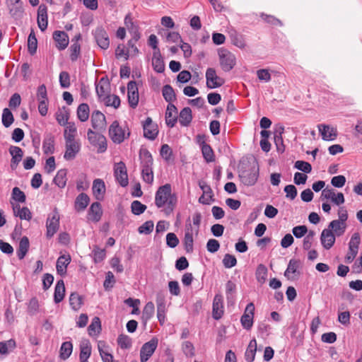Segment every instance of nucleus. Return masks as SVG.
Here are the masks:
<instances>
[{"instance_id": "1", "label": "nucleus", "mask_w": 362, "mask_h": 362, "mask_svg": "<svg viewBox=\"0 0 362 362\" xmlns=\"http://www.w3.org/2000/svg\"><path fill=\"white\" fill-rule=\"evenodd\" d=\"M155 204L158 208L165 206L163 211L166 215L173 211L177 204V197L172 193L170 184H165L158 189L155 196Z\"/></svg>"}, {"instance_id": "2", "label": "nucleus", "mask_w": 362, "mask_h": 362, "mask_svg": "<svg viewBox=\"0 0 362 362\" xmlns=\"http://www.w3.org/2000/svg\"><path fill=\"white\" fill-rule=\"evenodd\" d=\"M109 136L114 143L121 144L129 136V132L127 133L125 128L122 127L117 121H114L110 126Z\"/></svg>"}, {"instance_id": "3", "label": "nucleus", "mask_w": 362, "mask_h": 362, "mask_svg": "<svg viewBox=\"0 0 362 362\" xmlns=\"http://www.w3.org/2000/svg\"><path fill=\"white\" fill-rule=\"evenodd\" d=\"M259 176V168L253 165L249 168L241 170L239 173L240 181L247 186L254 185Z\"/></svg>"}, {"instance_id": "4", "label": "nucleus", "mask_w": 362, "mask_h": 362, "mask_svg": "<svg viewBox=\"0 0 362 362\" xmlns=\"http://www.w3.org/2000/svg\"><path fill=\"white\" fill-rule=\"evenodd\" d=\"M88 140L90 144L98 148V153H103L107 149V141L105 137L89 129L87 132Z\"/></svg>"}, {"instance_id": "5", "label": "nucleus", "mask_w": 362, "mask_h": 362, "mask_svg": "<svg viewBox=\"0 0 362 362\" xmlns=\"http://www.w3.org/2000/svg\"><path fill=\"white\" fill-rule=\"evenodd\" d=\"M60 216L57 209L55 208L53 212L49 214L47 218L46 235L48 238H52L59 230Z\"/></svg>"}, {"instance_id": "6", "label": "nucleus", "mask_w": 362, "mask_h": 362, "mask_svg": "<svg viewBox=\"0 0 362 362\" xmlns=\"http://www.w3.org/2000/svg\"><path fill=\"white\" fill-rule=\"evenodd\" d=\"M220 65L224 71H230L235 65V57L233 54L225 49L218 51Z\"/></svg>"}, {"instance_id": "7", "label": "nucleus", "mask_w": 362, "mask_h": 362, "mask_svg": "<svg viewBox=\"0 0 362 362\" xmlns=\"http://www.w3.org/2000/svg\"><path fill=\"white\" fill-rule=\"evenodd\" d=\"M158 344L156 338H152L148 342L143 344L140 350L141 362H146L155 352Z\"/></svg>"}, {"instance_id": "8", "label": "nucleus", "mask_w": 362, "mask_h": 362, "mask_svg": "<svg viewBox=\"0 0 362 362\" xmlns=\"http://www.w3.org/2000/svg\"><path fill=\"white\" fill-rule=\"evenodd\" d=\"M206 86L210 89L221 87L225 83V80L217 76L214 68H208L206 71Z\"/></svg>"}, {"instance_id": "9", "label": "nucleus", "mask_w": 362, "mask_h": 362, "mask_svg": "<svg viewBox=\"0 0 362 362\" xmlns=\"http://www.w3.org/2000/svg\"><path fill=\"white\" fill-rule=\"evenodd\" d=\"M6 4L10 15L17 19L20 18L23 13V4L21 0H6Z\"/></svg>"}, {"instance_id": "10", "label": "nucleus", "mask_w": 362, "mask_h": 362, "mask_svg": "<svg viewBox=\"0 0 362 362\" xmlns=\"http://www.w3.org/2000/svg\"><path fill=\"white\" fill-rule=\"evenodd\" d=\"M115 176L122 187L128 185V175L127 173V168L123 162H119L115 164L114 168Z\"/></svg>"}, {"instance_id": "11", "label": "nucleus", "mask_w": 362, "mask_h": 362, "mask_svg": "<svg viewBox=\"0 0 362 362\" xmlns=\"http://www.w3.org/2000/svg\"><path fill=\"white\" fill-rule=\"evenodd\" d=\"M94 37L98 45L103 49H107L110 46V40L105 30L102 27H98L93 31Z\"/></svg>"}, {"instance_id": "12", "label": "nucleus", "mask_w": 362, "mask_h": 362, "mask_svg": "<svg viewBox=\"0 0 362 362\" xmlns=\"http://www.w3.org/2000/svg\"><path fill=\"white\" fill-rule=\"evenodd\" d=\"M255 306L252 303L247 304L244 314L241 317L240 322L243 327L246 329H250L253 325Z\"/></svg>"}, {"instance_id": "13", "label": "nucleus", "mask_w": 362, "mask_h": 362, "mask_svg": "<svg viewBox=\"0 0 362 362\" xmlns=\"http://www.w3.org/2000/svg\"><path fill=\"white\" fill-rule=\"evenodd\" d=\"M144 136L151 140H153L158 135L157 125L153 123L151 117H147L143 124Z\"/></svg>"}, {"instance_id": "14", "label": "nucleus", "mask_w": 362, "mask_h": 362, "mask_svg": "<svg viewBox=\"0 0 362 362\" xmlns=\"http://www.w3.org/2000/svg\"><path fill=\"white\" fill-rule=\"evenodd\" d=\"M321 197L330 199L334 204L339 206L344 203V197L341 192L335 193L334 190L332 189H324L322 192Z\"/></svg>"}, {"instance_id": "15", "label": "nucleus", "mask_w": 362, "mask_h": 362, "mask_svg": "<svg viewBox=\"0 0 362 362\" xmlns=\"http://www.w3.org/2000/svg\"><path fill=\"white\" fill-rule=\"evenodd\" d=\"M336 235L331 231V229L325 228L322 231L320 241L325 249H330L334 245Z\"/></svg>"}, {"instance_id": "16", "label": "nucleus", "mask_w": 362, "mask_h": 362, "mask_svg": "<svg viewBox=\"0 0 362 362\" xmlns=\"http://www.w3.org/2000/svg\"><path fill=\"white\" fill-rule=\"evenodd\" d=\"M300 260L291 259L288 264L287 269L284 272V276L288 279H294L296 276L300 275L298 269L300 267Z\"/></svg>"}, {"instance_id": "17", "label": "nucleus", "mask_w": 362, "mask_h": 362, "mask_svg": "<svg viewBox=\"0 0 362 362\" xmlns=\"http://www.w3.org/2000/svg\"><path fill=\"white\" fill-rule=\"evenodd\" d=\"M92 190L93 194L97 200H103L106 191L104 181L99 178L94 180Z\"/></svg>"}, {"instance_id": "18", "label": "nucleus", "mask_w": 362, "mask_h": 362, "mask_svg": "<svg viewBox=\"0 0 362 362\" xmlns=\"http://www.w3.org/2000/svg\"><path fill=\"white\" fill-rule=\"evenodd\" d=\"M177 121V110L172 103L167 106L165 112V123L169 127H173Z\"/></svg>"}, {"instance_id": "19", "label": "nucleus", "mask_w": 362, "mask_h": 362, "mask_svg": "<svg viewBox=\"0 0 362 362\" xmlns=\"http://www.w3.org/2000/svg\"><path fill=\"white\" fill-rule=\"evenodd\" d=\"M223 314V297L220 294H216L213 300L212 315L215 320H219L221 318Z\"/></svg>"}, {"instance_id": "20", "label": "nucleus", "mask_w": 362, "mask_h": 362, "mask_svg": "<svg viewBox=\"0 0 362 362\" xmlns=\"http://www.w3.org/2000/svg\"><path fill=\"white\" fill-rule=\"evenodd\" d=\"M65 153L64 158L66 160H74L81 149L80 143L65 144Z\"/></svg>"}, {"instance_id": "21", "label": "nucleus", "mask_w": 362, "mask_h": 362, "mask_svg": "<svg viewBox=\"0 0 362 362\" xmlns=\"http://www.w3.org/2000/svg\"><path fill=\"white\" fill-rule=\"evenodd\" d=\"M318 129L322 139L325 141L334 140L337 136V129L329 125L319 124Z\"/></svg>"}, {"instance_id": "22", "label": "nucleus", "mask_w": 362, "mask_h": 362, "mask_svg": "<svg viewBox=\"0 0 362 362\" xmlns=\"http://www.w3.org/2000/svg\"><path fill=\"white\" fill-rule=\"evenodd\" d=\"M53 38L56 42L57 47L60 49H64L69 44V37L64 31L56 30L53 33Z\"/></svg>"}, {"instance_id": "23", "label": "nucleus", "mask_w": 362, "mask_h": 362, "mask_svg": "<svg viewBox=\"0 0 362 362\" xmlns=\"http://www.w3.org/2000/svg\"><path fill=\"white\" fill-rule=\"evenodd\" d=\"M284 132V126L281 124H277L275 126L274 129V143L276 144L277 151L279 152L283 153L285 150V146L284 145L282 134Z\"/></svg>"}, {"instance_id": "24", "label": "nucleus", "mask_w": 362, "mask_h": 362, "mask_svg": "<svg viewBox=\"0 0 362 362\" xmlns=\"http://www.w3.org/2000/svg\"><path fill=\"white\" fill-rule=\"evenodd\" d=\"M9 153L12 156L11 161V168L16 169L23 156L22 149L18 146H11L9 148Z\"/></svg>"}, {"instance_id": "25", "label": "nucleus", "mask_w": 362, "mask_h": 362, "mask_svg": "<svg viewBox=\"0 0 362 362\" xmlns=\"http://www.w3.org/2000/svg\"><path fill=\"white\" fill-rule=\"evenodd\" d=\"M156 305L158 320L161 325H163L165 322L166 308L164 297L160 294H158L157 296Z\"/></svg>"}, {"instance_id": "26", "label": "nucleus", "mask_w": 362, "mask_h": 362, "mask_svg": "<svg viewBox=\"0 0 362 362\" xmlns=\"http://www.w3.org/2000/svg\"><path fill=\"white\" fill-rule=\"evenodd\" d=\"M91 124L95 129H100L105 127V117L100 111L95 110L91 115Z\"/></svg>"}, {"instance_id": "27", "label": "nucleus", "mask_w": 362, "mask_h": 362, "mask_svg": "<svg viewBox=\"0 0 362 362\" xmlns=\"http://www.w3.org/2000/svg\"><path fill=\"white\" fill-rule=\"evenodd\" d=\"M91 354V344L88 339L82 340L80 344V354L79 359L81 362H88Z\"/></svg>"}, {"instance_id": "28", "label": "nucleus", "mask_w": 362, "mask_h": 362, "mask_svg": "<svg viewBox=\"0 0 362 362\" xmlns=\"http://www.w3.org/2000/svg\"><path fill=\"white\" fill-rule=\"evenodd\" d=\"M71 262L70 255H62L60 256L57 261L56 269L57 273L63 276L66 273V267Z\"/></svg>"}, {"instance_id": "29", "label": "nucleus", "mask_w": 362, "mask_h": 362, "mask_svg": "<svg viewBox=\"0 0 362 362\" xmlns=\"http://www.w3.org/2000/svg\"><path fill=\"white\" fill-rule=\"evenodd\" d=\"M47 8L44 6H40L37 11V25L42 31H45L47 28Z\"/></svg>"}, {"instance_id": "30", "label": "nucleus", "mask_w": 362, "mask_h": 362, "mask_svg": "<svg viewBox=\"0 0 362 362\" xmlns=\"http://www.w3.org/2000/svg\"><path fill=\"white\" fill-rule=\"evenodd\" d=\"M327 228L331 229V231H332L336 236L339 237L344 233L346 228V223L338 220H333L329 223Z\"/></svg>"}, {"instance_id": "31", "label": "nucleus", "mask_w": 362, "mask_h": 362, "mask_svg": "<svg viewBox=\"0 0 362 362\" xmlns=\"http://www.w3.org/2000/svg\"><path fill=\"white\" fill-rule=\"evenodd\" d=\"M152 65L156 72L163 73L164 71L165 64L162 59L160 50H156L153 52L152 57Z\"/></svg>"}, {"instance_id": "32", "label": "nucleus", "mask_w": 362, "mask_h": 362, "mask_svg": "<svg viewBox=\"0 0 362 362\" xmlns=\"http://www.w3.org/2000/svg\"><path fill=\"white\" fill-rule=\"evenodd\" d=\"M139 157L141 159L142 169L152 168L153 158L151 153L148 150H141L139 153Z\"/></svg>"}, {"instance_id": "33", "label": "nucleus", "mask_w": 362, "mask_h": 362, "mask_svg": "<svg viewBox=\"0 0 362 362\" xmlns=\"http://www.w3.org/2000/svg\"><path fill=\"white\" fill-rule=\"evenodd\" d=\"M124 24L132 36H133L134 40L138 41L141 37L138 25L134 23L132 19L129 16L125 17Z\"/></svg>"}, {"instance_id": "34", "label": "nucleus", "mask_w": 362, "mask_h": 362, "mask_svg": "<svg viewBox=\"0 0 362 362\" xmlns=\"http://www.w3.org/2000/svg\"><path fill=\"white\" fill-rule=\"evenodd\" d=\"M109 83L104 78H101L96 86V93L100 100H105L109 96Z\"/></svg>"}, {"instance_id": "35", "label": "nucleus", "mask_w": 362, "mask_h": 362, "mask_svg": "<svg viewBox=\"0 0 362 362\" xmlns=\"http://www.w3.org/2000/svg\"><path fill=\"white\" fill-rule=\"evenodd\" d=\"M102 214L103 211L100 204L98 202H93L88 211L90 218L95 222H98L100 219Z\"/></svg>"}, {"instance_id": "36", "label": "nucleus", "mask_w": 362, "mask_h": 362, "mask_svg": "<svg viewBox=\"0 0 362 362\" xmlns=\"http://www.w3.org/2000/svg\"><path fill=\"white\" fill-rule=\"evenodd\" d=\"M89 202V197L86 194H79L75 200V209L78 211H83L88 205Z\"/></svg>"}, {"instance_id": "37", "label": "nucleus", "mask_w": 362, "mask_h": 362, "mask_svg": "<svg viewBox=\"0 0 362 362\" xmlns=\"http://www.w3.org/2000/svg\"><path fill=\"white\" fill-rule=\"evenodd\" d=\"M192 110L189 107H184L179 115V122L183 127H187L192 122Z\"/></svg>"}, {"instance_id": "38", "label": "nucleus", "mask_w": 362, "mask_h": 362, "mask_svg": "<svg viewBox=\"0 0 362 362\" xmlns=\"http://www.w3.org/2000/svg\"><path fill=\"white\" fill-rule=\"evenodd\" d=\"M184 244L185 250L187 252H191L193 250V236H192V228L191 223L187 226V228L185 233Z\"/></svg>"}, {"instance_id": "39", "label": "nucleus", "mask_w": 362, "mask_h": 362, "mask_svg": "<svg viewBox=\"0 0 362 362\" xmlns=\"http://www.w3.org/2000/svg\"><path fill=\"white\" fill-rule=\"evenodd\" d=\"M42 149L45 154H52L54 151V137L52 134H47L44 139Z\"/></svg>"}, {"instance_id": "40", "label": "nucleus", "mask_w": 362, "mask_h": 362, "mask_svg": "<svg viewBox=\"0 0 362 362\" xmlns=\"http://www.w3.org/2000/svg\"><path fill=\"white\" fill-rule=\"evenodd\" d=\"M98 351L103 362H113V356L109 353L108 347L104 341H100L98 344Z\"/></svg>"}, {"instance_id": "41", "label": "nucleus", "mask_w": 362, "mask_h": 362, "mask_svg": "<svg viewBox=\"0 0 362 362\" xmlns=\"http://www.w3.org/2000/svg\"><path fill=\"white\" fill-rule=\"evenodd\" d=\"M65 293V286L63 280H59L57 281L55 289H54V299L56 303H60L64 297Z\"/></svg>"}, {"instance_id": "42", "label": "nucleus", "mask_w": 362, "mask_h": 362, "mask_svg": "<svg viewBox=\"0 0 362 362\" xmlns=\"http://www.w3.org/2000/svg\"><path fill=\"white\" fill-rule=\"evenodd\" d=\"M256 351H257V341L254 339L250 341L248 346L246 349L245 354V357L247 362H252L254 361L255 357Z\"/></svg>"}, {"instance_id": "43", "label": "nucleus", "mask_w": 362, "mask_h": 362, "mask_svg": "<svg viewBox=\"0 0 362 362\" xmlns=\"http://www.w3.org/2000/svg\"><path fill=\"white\" fill-rule=\"evenodd\" d=\"M29 245L28 238L26 236L23 237L19 243V247L17 250V255L20 259L25 257L28 251Z\"/></svg>"}, {"instance_id": "44", "label": "nucleus", "mask_w": 362, "mask_h": 362, "mask_svg": "<svg viewBox=\"0 0 362 362\" xmlns=\"http://www.w3.org/2000/svg\"><path fill=\"white\" fill-rule=\"evenodd\" d=\"M101 331V322L98 317H95L88 327V332L90 336H97Z\"/></svg>"}, {"instance_id": "45", "label": "nucleus", "mask_w": 362, "mask_h": 362, "mask_svg": "<svg viewBox=\"0 0 362 362\" xmlns=\"http://www.w3.org/2000/svg\"><path fill=\"white\" fill-rule=\"evenodd\" d=\"M73 351V344L71 341L63 342L59 350V357L63 360H66L71 354Z\"/></svg>"}, {"instance_id": "46", "label": "nucleus", "mask_w": 362, "mask_h": 362, "mask_svg": "<svg viewBox=\"0 0 362 362\" xmlns=\"http://www.w3.org/2000/svg\"><path fill=\"white\" fill-rule=\"evenodd\" d=\"M90 109L86 103H81L77 108V117L81 122H86L89 117Z\"/></svg>"}, {"instance_id": "47", "label": "nucleus", "mask_w": 362, "mask_h": 362, "mask_svg": "<svg viewBox=\"0 0 362 362\" xmlns=\"http://www.w3.org/2000/svg\"><path fill=\"white\" fill-rule=\"evenodd\" d=\"M66 169L59 170L54 178V183L60 188H64L66 184Z\"/></svg>"}, {"instance_id": "48", "label": "nucleus", "mask_w": 362, "mask_h": 362, "mask_svg": "<svg viewBox=\"0 0 362 362\" xmlns=\"http://www.w3.org/2000/svg\"><path fill=\"white\" fill-rule=\"evenodd\" d=\"M267 268L262 264H259L255 272L257 281L261 284H264L267 279Z\"/></svg>"}, {"instance_id": "49", "label": "nucleus", "mask_w": 362, "mask_h": 362, "mask_svg": "<svg viewBox=\"0 0 362 362\" xmlns=\"http://www.w3.org/2000/svg\"><path fill=\"white\" fill-rule=\"evenodd\" d=\"M69 118V112L67 108L64 107L62 109H59L58 112L56 113V119L58 123L61 125H65L68 123V120Z\"/></svg>"}, {"instance_id": "50", "label": "nucleus", "mask_w": 362, "mask_h": 362, "mask_svg": "<svg viewBox=\"0 0 362 362\" xmlns=\"http://www.w3.org/2000/svg\"><path fill=\"white\" fill-rule=\"evenodd\" d=\"M76 42H73L71 45L70 50V58L72 61H76L80 54L81 47L78 43V40L81 39V35L78 34L75 36Z\"/></svg>"}, {"instance_id": "51", "label": "nucleus", "mask_w": 362, "mask_h": 362, "mask_svg": "<svg viewBox=\"0 0 362 362\" xmlns=\"http://www.w3.org/2000/svg\"><path fill=\"white\" fill-rule=\"evenodd\" d=\"M202 152L204 159L207 163L214 161V151L209 144L203 142L202 145Z\"/></svg>"}, {"instance_id": "52", "label": "nucleus", "mask_w": 362, "mask_h": 362, "mask_svg": "<svg viewBox=\"0 0 362 362\" xmlns=\"http://www.w3.org/2000/svg\"><path fill=\"white\" fill-rule=\"evenodd\" d=\"M162 93L164 99L169 103L175 100L176 96L175 91L170 85H165L163 87Z\"/></svg>"}, {"instance_id": "53", "label": "nucleus", "mask_w": 362, "mask_h": 362, "mask_svg": "<svg viewBox=\"0 0 362 362\" xmlns=\"http://www.w3.org/2000/svg\"><path fill=\"white\" fill-rule=\"evenodd\" d=\"M69 303L73 310H79L83 303L81 296L76 293H72L69 297Z\"/></svg>"}, {"instance_id": "54", "label": "nucleus", "mask_w": 362, "mask_h": 362, "mask_svg": "<svg viewBox=\"0 0 362 362\" xmlns=\"http://www.w3.org/2000/svg\"><path fill=\"white\" fill-rule=\"evenodd\" d=\"M14 118L12 112L8 108H4L3 110L2 113V124L3 125L8 128L9 127L13 122Z\"/></svg>"}, {"instance_id": "55", "label": "nucleus", "mask_w": 362, "mask_h": 362, "mask_svg": "<svg viewBox=\"0 0 362 362\" xmlns=\"http://www.w3.org/2000/svg\"><path fill=\"white\" fill-rule=\"evenodd\" d=\"M16 341L13 339H9L5 341H0V354H7L9 350H13L16 348Z\"/></svg>"}, {"instance_id": "56", "label": "nucleus", "mask_w": 362, "mask_h": 362, "mask_svg": "<svg viewBox=\"0 0 362 362\" xmlns=\"http://www.w3.org/2000/svg\"><path fill=\"white\" fill-rule=\"evenodd\" d=\"M37 40L33 32L29 35L28 38V49L29 53L33 55L37 51Z\"/></svg>"}, {"instance_id": "57", "label": "nucleus", "mask_w": 362, "mask_h": 362, "mask_svg": "<svg viewBox=\"0 0 362 362\" xmlns=\"http://www.w3.org/2000/svg\"><path fill=\"white\" fill-rule=\"evenodd\" d=\"M155 307L152 302H148L144 306L142 313V317L145 320H148L154 314Z\"/></svg>"}, {"instance_id": "58", "label": "nucleus", "mask_w": 362, "mask_h": 362, "mask_svg": "<svg viewBox=\"0 0 362 362\" xmlns=\"http://www.w3.org/2000/svg\"><path fill=\"white\" fill-rule=\"evenodd\" d=\"M117 343L123 349H129L132 346V339L127 335L120 334L117 338Z\"/></svg>"}, {"instance_id": "59", "label": "nucleus", "mask_w": 362, "mask_h": 362, "mask_svg": "<svg viewBox=\"0 0 362 362\" xmlns=\"http://www.w3.org/2000/svg\"><path fill=\"white\" fill-rule=\"evenodd\" d=\"M132 211L135 215H140L145 211L146 206L141 204L139 201L135 200L131 204Z\"/></svg>"}, {"instance_id": "60", "label": "nucleus", "mask_w": 362, "mask_h": 362, "mask_svg": "<svg viewBox=\"0 0 362 362\" xmlns=\"http://www.w3.org/2000/svg\"><path fill=\"white\" fill-rule=\"evenodd\" d=\"M12 199L15 201L23 203L25 202L26 197L25 193L21 190L18 187H15L12 190Z\"/></svg>"}, {"instance_id": "61", "label": "nucleus", "mask_w": 362, "mask_h": 362, "mask_svg": "<svg viewBox=\"0 0 362 362\" xmlns=\"http://www.w3.org/2000/svg\"><path fill=\"white\" fill-rule=\"evenodd\" d=\"M154 223L152 221H147L139 227L138 231L141 234H150L153 229Z\"/></svg>"}, {"instance_id": "62", "label": "nucleus", "mask_w": 362, "mask_h": 362, "mask_svg": "<svg viewBox=\"0 0 362 362\" xmlns=\"http://www.w3.org/2000/svg\"><path fill=\"white\" fill-rule=\"evenodd\" d=\"M294 168L305 173H309L312 170L311 165L303 160H297L294 164Z\"/></svg>"}, {"instance_id": "63", "label": "nucleus", "mask_w": 362, "mask_h": 362, "mask_svg": "<svg viewBox=\"0 0 362 362\" xmlns=\"http://www.w3.org/2000/svg\"><path fill=\"white\" fill-rule=\"evenodd\" d=\"M223 264L226 268H232L237 264V259L235 256L226 254L223 259Z\"/></svg>"}, {"instance_id": "64", "label": "nucleus", "mask_w": 362, "mask_h": 362, "mask_svg": "<svg viewBox=\"0 0 362 362\" xmlns=\"http://www.w3.org/2000/svg\"><path fill=\"white\" fill-rule=\"evenodd\" d=\"M361 243L360 234L358 233H354L349 243V249H353L358 250V247Z\"/></svg>"}]
</instances>
